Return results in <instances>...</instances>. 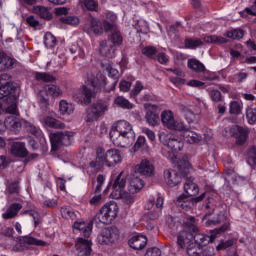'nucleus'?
Listing matches in <instances>:
<instances>
[{
  "label": "nucleus",
  "instance_id": "nucleus-1",
  "mask_svg": "<svg viewBox=\"0 0 256 256\" xmlns=\"http://www.w3.org/2000/svg\"><path fill=\"white\" fill-rule=\"evenodd\" d=\"M101 67L108 71V77L114 80L111 88H105L107 87V77L103 74H98L95 78L89 80L93 89L87 86H82V89H78L73 92V101L78 103V105H91V101L95 99V96L99 91H101V89L104 90V93H111V91H115V87H117V83H119V70L113 68L111 64L101 63Z\"/></svg>",
  "mask_w": 256,
  "mask_h": 256
},
{
  "label": "nucleus",
  "instance_id": "nucleus-2",
  "mask_svg": "<svg viewBox=\"0 0 256 256\" xmlns=\"http://www.w3.org/2000/svg\"><path fill=\"white\" fill-rule=\"evenodd\" d=\"M110 139L116 147L125 148L128 147V145H133L135 142L133 126L125 120H119L112 126Z\"/></svg>",
  "mask_w": 256,
  "mask_h": 256
},
{
  "label": "nucleus",
  "instance_id": "nucleus-3",
  "mask_svg": "<svg viewBox=\"0 0 256 256\" xmlns=\"http://www.w3.org/2000/svg\"><path fill=\"white\" fill-rule=\"evenodd\" d=\"M184 191L186 194H181L176 201V205L182 209H191L195 203H201L205 199L207 193H202L200 196L195 197L199 194V186L193 182L191 178H187L184 184Z\"/></svg>",
  "mask_w": 256,
  "mask_h": 256
},
{
  "label": "nucleus",
  "instance_id": "nucleus-4",
  "mask_svg": "<svg viewBox=\"0 0 256 256\" xmlns=\"http://www.w3.org/2000/svg\"><path fill=\"white\" fill-rule=\"evenodd\" d=\"M119 213V206L114 201L105 204L99 212L92 218L89 225H109V223L115 221L117 214Z\"/></svg>",
  "mask_w": 256,
  "mask_h": 256
},
{
  "label": "nucleus",
  "instance_id": "nucleus-5",
  "mask_svg": "<svg viewBox=\"0 0 256 256\" xmlns=\"http://www.w3.org/2000/svg\"><path fill=\"white\" fill-rule=\"evenodd\" d=\"M191 169V163L187 160H182L178 163V171L175 170H165L164 179L169 187H177L181 183L183 177L189 175V170Z\"/></svg>",
  "mask_w": 256,
  "mask_h": 256
},
{
  "label": "nucleus",
  "instance_id": "nucleus-6",
  "mask_svg": "<svg viewBox=\"0 0 256 256\" xmlns=\"http://www.w3.org/2000/svg\"><path fill=\"white\" fill-rule=\"evenodd\" d=\"M107 111H109V103L107 101L98 100L85 109L84 121L86 123H95V121H99Z\"/></svg>",
  "mask_w": 256,
  "mask_h": 256
},
{
  "label": "nucleus",
  "instance_id": "nucleus-7",
  "mask_svg": "<svg viewBox=\"0 0 256 256\" xmlns=\"http://www.w3.org/2000/svg\"><path fill=\"white\" fill-rule=\"evenodd\" d=\"M193 223H195V217H191L190 222L186 223L187 226L177 235V245L180 249H185L193 241L195 233L199 231Z\"/></svg>",
  "mask_w": 256,
  "mask_h": 256
},
{
  "label": "nucleus",
  "instance_id": "nucleus-8",
  "mask_svg": "<svg viewBox=\"0 0 256 256\" xmlns=\"http://www.w3.org/2000/svg\"><path fill=\"white\" fill-rule=\"evenodd\" d=\"M11 76L8 74H1L0 75V99H5L6 103L9 101L13 102L17 99V88L11 83L9 80Z\"/></svg>",
  "mask_w": 256,
  "mask_h": 256
},
{
  "label": "nucleus",
  "instance_id": "nucleus-9",
  "mask_svg": "<svg viewBox=\"0 0 256 256\" xmlns=\"http://www.w3.org/2000/svg\"><path fill=\"white\" fill-rule=\"evenodd\" d=\"M229 229V223H224L219 228H216L211 231V235L201 234V233H194V241L196 245H198L199 249H203V247H207L209 243H213L217 235H222Z\"/></svg>",
  "mask_w": 256,
  "mask_h": 256
},
{
  "label": "nucleus",
  "instance_id": "nucleus-10",
  "mask_svg": "<svg viewBox=\"0 0 256 256\" xmlns=\"http://www.w3.org/2000/svg\"><path fill=\"white\" fill-rule=\"evenodd\" d=\"M50 143H51V150L52 151H59L61 147L65 145H69L71 138L73 137V132L70 131H56L52 132L49 135Z\"/></svg>",
  "mask_w": 256,
  "mask_h": 256
},
{
  "label": "nucleus",
  "instance_id": "nucleus-11",
  "mask_svg": "<svg viewBox=\"0 0 256 256\" xmlns=\"http://www.w3.org/2000/svg\"><path fill=\"white\" fill-rule=\"evenodd\" d=\"M119 228L116 226H110L104 228L98 235V243L100 245H113L116 241H119Z\"/></svg>",
  "mask_w": 256,
  "mask_h": 256
},
{
  "label": "nucleus",
  "instance_id": "nucleus-12",
  "mask_svg": "<svg viewBox=\"0 0 256 256\" xmlns=\"http://www.w3.org/2000/svg\"><path fill=\"white\" fill-rule=\"evenodd\" d=\"M230 137L232 139H235V144L243 147L245 143H247V140L249 139V134L251 133V130L247 126H239V125H233L230 130Z\"/></svg>",
  "mask_w": 256,
  "mask_h": 256
},
{
  "label": "nucleus",
  "instance_id": "nucleus-13",
  "mask_svg": "<svg viewBox=\"0 0 256 256\" xmlns=\"http://www.w3.org/2000/svg\"><path fill=\"white\" fill-rule=\"evenodd\" d=\"M19 241L13 246V251L21 253L27 249V245H35L36 247H47V242L39 240L31 235L17 238Z\"/></svg>",
  "mask_w": 256,
  "mask_h": 256
},
{
  "label": "nucleus",
  "instance_id": "nucleus-14",
  "mask_svg": "<svg viewBox=\"0 0 256 256\" xmlns=\"http://www.w3.org/2000/svg\"><path fill=\"white\" fill-rule=\"evenodd\" d=\"M144 109L146 110L145 119L148 125L151 127H156V125H159L161 121V107L155 104L146 103L144 104Z\"/></svg>",
  "mask_w": 256,
  "mask_h": 256
},
{
  "label": "nucleus",
  "instance_id": "nucleus-15",
  "mask_svg": "<svg viewBox=\"0 0 256 256\" xmlns=\"http://www.w3.org/2000/svg\"><path fill=\"white\" fill-rule=\"evenodd\" d=\"M98 159L104 160V164L107 167H115V165L121 163V151L109 149L105 152V150L101 148V154L98 155Z\"/></svg>",
  "mask_w": 256,
  "mask_h": 256
},
{
  "label": "nucleus",
  "instance_id": "nucleus-16",
  "mask_svg": "<svg viewBox=\"0 0 256 256\" xmlns=\"http://www.w3.org/2000/svg\"><path fill=\"white\" fill-rule=\"evenodd\" d=\"M161 121L165 127L171 129L172 131L185 130V124L175 121V118L173 117V112L169 110H165L161 113Z\"/></svg>",
  "mask_w": 256,
  "mask_h": 256
},
{
  "label": "nucleus",
  "instance_id": "nucleus-17",
  "mask_svg": "<svg viewBox=\"0 0 256 256\" xmlns=\"http://www.w3.org/2000/svg\"><path fill=\"white\" fill-rule=\"evenodd\" d=\"M17 67V60L0 50V73L4 71H11Z\"/></svg>",
  "mask_w": 256,
  "mask_h": 256
},
{
  "label": "nucleus",
  "instance_id": "nucleus-18",
  "mask_svg": "<svg viewBox=\"0 0 256 256\" xmlns=\"http://www.w3.org/2000/svg\"><path fill=\"white\" fill-rule=\"evenodd\" d=\"M135 173H139L144 177H151L155 175V166L149 160H142L139 165L135 167Z\"/></svg>",
  "mask_w": 256,
  "mask_h": 256
},
{
  "label": "nucleus",
  "instance_id": "nucleus-19",
  "mask_svg": "<svg viewBox=\"0 0 256 256\" xmlns=\"http://www.w3.org/2000/svg\"><path fill=\"white\" fill-rule=\"evenodd\" d=\"M145 187V182L143 179L139 178L137 176V173L131 174L129 176V186L128 191L131 193V195H135V193H139V191Z\"/></svg>",
  "mask_w": 256,
  "mask_h": 256
},
{
  "label": "nucleus",
  "instance_id": "nucleus-20",
  "mask_svg": "<svg viewBox=\"0 0 256 256\" xmlns=\"http://www.w3.org/2000/svg\"><path fill=\"white\" fill-rule=\"evenodd\" d=\"M25 123L26 120H19L17 118H8L4 123L0 120V131H3V127H7L12 131H19L22 127H25Z\"/></svg>",
  "mask_w": 256,
  "mask_h": 256
},
{
  "label": "nucleus",
  "instance_id": "nucleus-21",
  "mask_svg": "<svg viewBox=\"0 0 256 256\" xmlns=\"http://www.w3.org/2000/svg\"><path fill=\"white\" fill-rule=\"evenodd\" d=\"M10 151L12 155L14 157H18V159H25V157L29 155V150H27V147L25 146V142H13L11 144Z\"/></svg>",
  "mask_w": 256,
  "mask_h": 256
},
{
  "label": "nucleus",
  "instance_id": "nucleus-22",
  "mask_svg": "<svg viewBox=\"0 0 256 256\" xmlns=\"http://www.w3.org/2000/svg\"><path fill=\"white\" fill-rule=\"evenodd\" d=\"M76 249L79 251L78 256H91V241L84 238H78Z\"/></svg>",
  "mask_w": 256,
  "mask_h": 256
},
{
  "label": "nucleus",
  "instance_id": "nucleus-23",
  "mask_svg": "<svg viewBox=\"0 0 256 256\" xmlns=\"http://www.w3.org/2000/svg\"><path fill=\"white\" fill-rule=\"evenodd\" d=\"M128 244L131 249L141 251V249H145V247H147V237L143 235L133 236L129 239Z\"/></svg>",
  "mask_w": 256,
  "mask_h": 256
},
{
  "label": "nucleus",
  "instance_id": "nucleus-24",
  "mask_svg": "<svg viewBox=\"0 0 256 256\" xmlns=\"http://www.w3.org/2000/svg\"><path fill=\"white\" fill-rule=\"evenodd\" d=\"M23 209V205L20 203H12L10 204V207H8L5 211V213L2 214V219L9 220V219H15L19 215V211Z\"/></svg>",
  "mask_w": 256,
  "mask_h": 256
},
{
  "label": "nucleus",
  "instance_id": "nucleus-25",
  "mask_svg": "<svg viewBox=\"0 0 256 256\" xmlns=\"http://www.w3.org/2000/svg\"><path fill=\"white\" fill-rule=\"evenodd\" d=\"M107 19H110L111 22L107 20L102 21L103 32L105 31V33H113L114 31H117V25L115 24V21H117V16L113 13H108Z\"/></svg>",
  "mask_w": 256,
  "mask_h": 256
},
{
  "label": "nucleus",
  "instance_id": "nucleus-26",
  "mask_svg": "<svg viewBox=\"0 0 256 256\" xmlns=\"http://www.w3.org/2000/svg\"><path fill=\"white\" fill-rule=\"evenodd\" d=\"M33 75L35 81L41 83H55V81H57V78L48 72H33Z\"/></svg>",
  "mask_w": 256,
  "mask_h": 256
},
{
  "label": "nucleus",
  "instance_id": "nucleus-27",
  "mask_svg": "<svg viewBox=\"0 0 256 256\" xmlns=\"http://www.w3.org/2000/svg\"><path fill=\"white\" fill-rule=\"evenodd\" d=\"M90 26L89 31H92L94 35H103V21L98 18L92 17L90 18Z\"/></svg>",
  "mask_w": 256,
  "mask_h": 256
},
{
  "label": "nucleus",
  "instance_id": "nucleus-28",
  "mask_svg": "<svg viewBox=\"0 0 256 256\" xmlns=\"http://www.w3.org/2000/svg\"><path fill=\"white\" fill-rule=\"evenodd\" d=\"M127 185V179L123 176V172H121L115 179L114 183L112 184V189L116 191V193H121L125 186Z\"/></svg>",
  "mask_w": 256,
  "mask_h": 256
},
{
  "label": "nucleus",
  "instance_id": "nucleus-29",
  "mask_svg": "<svg viewBox=\"0 0 256 256\" xmlns=\"http://www.w3.org/2000/svg\"><path fill=\"white\" fill-rule=\"evenodd\" d=\"M188 68L195 73H205L207 71L205 65L195 58L188 59Z\"/></svg>",
  "mask_w": 256,
  "mask_h": 256
},
{
  "label": "nucleus",
  "instance_id": "nucleus-30",
  "mask_svg": "<svg viewBox=\"0 0 256 256\" xmlns=\"http://www.w3.org/2000/svg\"><path fill=\"white\" fill-rule=\"evenodd\" d=\"M44 124L51 129H63L65 128V124L51 116H47L44 118Z\"/></svg>",
  "mask_w": 256,
  "mask_h": 256
},
{
  "label": "nucleus",
  "instance_id": "nucleus-31",
  "mask_svg": "<svg viewBox=\"0 0 256 256\" xmlns=\"http://www.w3.org/2000/svg\"><path fill=\"white\" fill-rule=\"evenodd\" d=\"M34 11L41 17V19H46V21H51L53 19V14L49 12L47 7L37 6L34 8Z\"/></svg>",
  "mask_w": 256,
  "mask_h": 256
},
{
  "label": "nucleus",
  "instance_id": "nucleus-32",
  "mask_svg": "<svg viewBox=\"0 0 256 256\" xmlns=\"http://www.w3.org/2000/svg\"><path fill=\"white\" fill-rule=\"evenodd\" d=\"M184 139L187 141V143H190L193 145V143H199L201 141V138H199V134L184 128Z\"/></svg>",
  "mask_w": 256,
  "mask_h": 256
},
{
  "label": "nucleus",
  "instance_id": "nucleus-33",
  "mask_svg": "<svg viewBox=\"0 0 256 256\" xmlns=\"http://www.w3.org/2000/svg\"><path fill=\"white\" fill-rule=\"evenodd\" d=\"M110 40L114 47L123 45V35H121V31L118 28L111 33Z\"/></svg>",
  "mask_w": 256,
  "mask_h": 256
},
{
  "label": "nucleus",
  "instance_id": "nucleus-34",
  "mask_svg": "<svg viewBox=\"0 0 256 256\" xmlns=\"http://www.w3.org/2000/svg\"><path fill=\"white\" fill-rule=\"evenodd\" d=\"M46 94L53 97V99H57L60 95H63V91L61 88L55 84H50L46 86Z\"/></svg>",
  "mask_w": 256,
  "mask_h": 256
},
{
  "label": "nucleus",
  "instance_id": "nucleus-35",
  "mask_svg": "<svg viewBox=\"0 0 256 256\" xmlns=\"http://www.w3.org/2000/svg\"><path fill=\"white\" fill-rule=\"evenodd\" d=\"M44 45L47 49L55 48V45H57V38L51 32H47L44 35Z\"/></svg>",
  "mask_w": 256,
  "mask_h": 256
},
{
  "label": "nucleus",
  "instance_id": "nucleus-36",
  "mask_svg": "<svg viewBox=\"0 0 256 256\" xmlns=\"http://www.w3.org/2000/svg\"><path fill=\"white\" fill-rule=\"evenodd\" d=\"M165 146L168 147L172 153H177V151H181L182 143L175 138H169Z\"/></svg>",
  "mask_w": 256,
  "mask_h": 256
},
{
  "label": "nucleus",
  "instance_id": "nucleus-37",
  "mask_svg": "<svg viewBox=\"0 0 256 256\" xmlns=\"http://www.w3.org/2000/svg\"><path fill=\"white\" fill-rule=\"evenodd\" d=\"M100 155H101V148H98L96 151V160H92L89 163V167H91V169H96L97 171H99V169H101V167L105 165V161L99 158Z\"/></svg>",
  "mask_w": 256,
  "mask_h": 256
},
{
  "label": "nucleus",
  "instance_id": "nucleus-38",
  "mask_svg": "<svg viewBox=\"0 0 256 256\" xmlns=\"http://www.w3.org/2000/svg\"><path fill=\"white\" fill-rule=\"evenodd\" d=\"M22 215H29L30 217H32L34 221V227H38L39 224L41 223V214H39L37 210H33V209L23 210Z\"/></svg>",
  "mask_w": 256,
  "mask_h": 256
},
{
  "label": "nucleus",
  "instance_id": "nucleus-39",
  "mask_svg": "<svg viewBox=\"0 0 256 256\" xmlns=\"http://www.w3.org/2000/svg\"><path fill=\"white\" fill-rule=\"evenodd\" d=\"M114 103H115V105H117V107H120L121 109H132L133 108V104L131 102H129V100H127L123 96H118L114 100Z\"/></svg>",
  "mask_w": 256,
  "mask_h": 256
},
{
  "label": "nucleus",
  "instance_id": "nucleus-40",
  "mask_svg": "<svg viewBox=\"0 0 256 256\" xmlns=\"http://www.w3.org/2000/svg\"><path fill=\"white\" fill-rule=\"evenodd\" d=\"M203 40H204V43H216L218 45H223L225 43H228L227 38L223 36H205Z\"/></svg>",
  "mask_w": 256,
  "mask_h": 256
},
{
  "label": "nucleus",
  "instance_id": "nucleus-41",
  "mask_svg": "<svg viewBox=\"0 0 256 256\" xmlns=\"http://www.w3.org/2000/svg\"><path fill=\"white\" fill-rule=\"evenodd\" d=\"M184 45L186 49H197V47L203 45V41L201 39L186 38Z\"/></svg>",
  "mask_w": 256,
  "mask_h": 256
},
{
  "label": "nucleus",
  "instance_id": "nucleus-42",
  "mask_svg": "<svg viewBox=\"0 0 256 256\" xmlns=\"http://www.w3.org/2000/svg\"><path fill=\"white\" fill-rule=\"evenodd\" d=\"M242 111H243V106H241V103H239V101L230 102V108H229L230 115H241Z\"/></svg>",
  "mask_w": 256,
  "mask_h": 256
},
{
  "label": "nucleus",
  "instance_id": "nucleus-43",
  "mask_svg": "<svg viewBox=\"0 0 256 256\" xmlns=\"http://www.w3.org/2000/svg\"><path fill=\"white\" fill-rule=\"evenodd\" d=\"M246 119L249 125H256V108L248 107L246 109Z\"/></svg>",
  "mask_w": 256,
  "mask_h": 256
},
{
  "label": "nucleus",
  "instance_id": "nucleus-44",
  "mask_svg": "<svg viewBox=\"0 0 256 256\" xmlns=\"http://www.w3.org/2000/svg\"><path fill=\"white\" fill-rule=\"evenodd\" d=\"M59 21L65 25H79V18L77 16H62L59 18Z\"/></svg>",
  "mask_w": 256,
  "mask_h": 256
},
{
  "label": "nucleus",
  "instance_id": "nucleus-45",
  "mask_svg": "<svg viewBox=\"0 0 256 256\" xmlns=\"http://www.w3.org/2000/svg\"><path fill=\"white\" fill-rule=\"evenodd\" d=\"M216 207H217V203L215 202V198L211 196H207L206 209H211V211L206 213V217L213 215V212L215 211Z\"/></svg>",
  "mask_w": 256,
  "mask_h": 256
},
{
  "label": "nucleus",
  "instance_id": "nucleus-46",
  "mask_svg": "<svg viewBox=\"0 0 256 256\" xmlns=\"http://www.w3.org/2000/svg\"><path fill=\"white\" fill-rule=\"evenodd\" d=\"M142 55H145L148 59H153L157 55V48L154 46H145L142 48Z\"/></svg>",
  "mask_w": 256,
  "mask_h": 256
},
{
  "label": "nucleus",
  "instance_id": "nucleus-47",
  "mask_svg": "<svg viewBox=\"0 0 256 256\" xmlns=\"http://www.w3.org/2000/svg\"><path fill=\"white\" fill-rule=\"evenodd\" d=\"M244 35L245 32L241 29H234L226 32V37H228V39H243Z\"/></svg>",
  "mask_w": 256,
  "mask_h": 256
},
{
  "label": "nucleus",
  "instance_id": "nucleus-48",
  "mask_svg": "<svg viewBox=\"0 0 256 256\" xmlns=\"http://www.w3.org/2000/svg\"><path fill=\"white\" fill-rule=\"evenodd\" d=\"M82 5L88 9V11H97L99 9V3L95 0H80Z\"/></svg>",
  "mask_w": 256,
  "mask_h": 256
},
{
  "label": "nucleus",
  "instance_id": "nucleus-49",
  "mask_svg": "<svg viewBox=\"0 0 256 256\" xmlns=\"http://www.w3.org/2000/svg\"><path fill=\"white\" fill-rule=\"evenodd\" d=\"M209 97L213 103H221L223 101V95L221 94V91L219 90H210L209 91Z\"/></svg>",
  "mask_w": 256,
  "mask_h": 256
},
{
  "label": "nucleus",
  "instance_id": "nucleus-50",
  "mask_svg": "<svg viewBox=\"0 0 256 256\" xmlns=\"http://www.w3.org/2000/svg\"><path fill=\"white\" fill-rule=\"evenodd\" d=\"M47 96L48 94H43V92H40L38 95V103L41 109H47V107H49V98Z\"/></svg>",
  "mask_w": 256,
  "mask_h": 256
},
{
  "label": "nucleus",
  "instance_id": "nucleus-51",
  "mask_svg": "<svg viewBox=\"0 0 256 256\" xmlns=\"http://www.w3.org/2000/svg\"><path fill=\"white\" fill-rule=\"evenodd\" d=\"M60 211L64 219H77V215H75V211L71 210V208L62 207Z\"/></svg>",
  "mask_w": 256,
  "mask_h": 256
},
{
  "label": "nucleus",
  "instance_id": "nucleus-52",
  "mask_svg": "<svg viewBox=\"0 0 256 256\" xmlns=\"http://www.w3.org/2000/svg\"><path fill=\"white\" fill-rule=\"evenodd\" d=\"M233 245H235V240H233V239L221 241L217 245L216 249H217V251H225V249H229V247H233Z\"/></svg>",
  "mask_w": 256,
  "mask_h": 256
},
{
  "label": "nucleus",
  "instance_id": "nucleus-53",
  "mask_svg": "<svg viewBox=\"0 0 256 256\" xmlns=\"http://www.w3.org/2000/svg\"><path fill=\"white\" fill-rule=\"evenodd\" d=\"M24 128L26 129L27 133H30L31 135H39V128L31 124V122H27V120L24 122Z\"/></svg>",
  "mask_w": 256,
  "mask_h": 256
},
{
  "label": "nucleus",
  "instance_id": "nucleus-54",
  "mask_svg": "<svg viewBox=\"0 0 256 256\" xmlns=\"http://www.w3.org/2000/svg\"><path fill=\"white\" fill-rule=\"evenodd\" d=\"M134 28L136 29L137 33H142L143 35H146L147 33V23L143 21H137Z\"/></svg>",
  "mask_w": 256,
  "mask_h": 256
},
{
  "label": "nucleus",
  "instance_id": "nucleus-55",
  "mask_svg": "<svg viewBox=\"0 0 256 256\" xmlns=\"http://www.w3.org/2000/svg\"><path fill=\"white\" fill-rule=\"evenodd\" d=\"M103 183H105V176L99 174L97 176V185L94 190L95 195H99V193H101V187H103Z\"/></svg>",
  "mask_w": 256,
  "mask_h": 256
},
{
  "label": "nucleus",
  "instance_id": "nucleus-56",
  "mask_svg": "<svg viewBox=\"0 0 256 256\" xmlns=\"http://www.w3.org/2000/svg\"><path fill=\"white\" fill-rule=\"evenodd\" d=\"M99 51H100L101 55H105L106 57H107V55L111 54V48H109V46L107 45V41L100 42Z\"/></svg>",
  "mask_w": 256,
  "mask_h": 256
},
{
  "label": "nucleus",
  "instance_id": "nucleus-57",
  "mask_svg": "<svg viewBox=\"0 0 256 256\" xmlns=\"http://www.w3.org/2000/svg\"><path fill=\"white\" fill-rule=\"evenodd\" d=\"M188 87H195L196 89H205V82L200 80H190L187 82Z\"/></svg>",
  "mask_w": 256,
  "mask_h": 256
},
{
  "label": "nucleus",
  "instance_id": "nucleus-58",
  "mask_svg": "<svg viewBox=\"0 0 256 256\" xmlns=\"http://www.w3.org/2000/svg\"><path fill=\"white\" fill-rule=\"evenodd\" d=\"M26 23L33 29H37V27H39V21L33 15L26 18Z\"/></svg>",
  "mask_w": 256,
  "mask_h": 256
},
{
  "label": "nucleus",
  "instance_id": "nucleus-59",
  "mask_svg": "<svg viewBox=\"0 0 256 256\" xmlns=\"http://www.w3.org/2000/svg\"><path fill=\"white\" fill-rule=\"evenodd\" d=\"M186 253L189 256L197 255V243H189L186 247Z\"/></svg>",
  "mask_w": 256,
  "mask_h": 256
},
{
  "label": "nucleus",
  "instance_id": "nucleus-60",
  "mask_svg": "<svg viewBox=\"0 0 256 256\" xmlns=\"http://www.w3.org/2000/svg\"><path fill=\"white\" fill-rule=\"evenodd\" d=\"M8 193L13 195L15 193H19V182L15 181L8 185Z\"/></svg>",
  "mask_w": 256,
  "mask_h": 256
},
{
  "label": "nucleus",
  "instance_id": "nucleus-61",
  "mask_svg": "<svg viewBox=\"0 0 256 256\" xmlns=\"http://www.w3.org/2000/svg\"><path fill=\"white\" fill-rule=\"evenodd\" d=\"M144 256H161V249L158 247L148 248Z\"/></svg>",
  "mask_w": 256,
  "mask_h": 256
},
{
  "label": "nucleus",
  "instance_id": "nucleus-62",
  "mask_svg": "<svg viewBox=\"0 0 256 256\" xmlns=\"http://www.w3.org/2000/svg\"><path fill=\"white\" fill-rule=\"evenodd\" d=\"M59 111L61 115H65V113H69V104L65 100H61L59 103Z\"/></svg>",
  "mask_w": 256,
  "mask_h": 256
},
{
  "label": "nucleus",
  "instance_id": "nucleus-63",
  "mask_svg": "<svg viewBox=\"0 0 256 256\" xmlns=\"http://www.w3.org/2000/svg\"><path fill=\"white\" fill-rule=\"evenodd\" d=\"M120 91L127 93L131 89V82L122 80L119 84Z\"/></svg>",
  "mask_w": 256,
  "mask_h": 256
},
{
  "label": "nucleus",
  "instance_id": "nucleus-64",
  "mask_svg": "<svg viewBox=\"0 0 256 256\" xmlns=\"http://www.w3.org/2000/svg\"><path fill=\"white\" fill-rule=\"evenodd\" d=\"M245 13L247 15H253V17H256V0L250 8H245L243 15H245Z\"/></svg>",
  "mask_w": 256,
  "mask_h": 256
}]
</instances>
